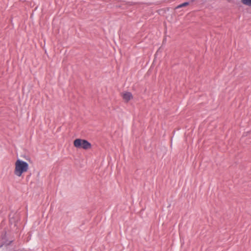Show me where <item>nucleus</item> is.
I'll return each mask as SVG.
<instances>
[{
	"label": "nucleus",
	"mask_w": 251,
	"mask_h": 251,
	"mask_svg": "<svg viewBox=\"0 0 251 251\" xmlns=\"http://www.w3.org/2000/svg\"><path fill=\"white\" fill-rule=\"evenodd\" d=\"M28 169V164L23 160L18 159L15 163L14 174L18 176H21L23 173L26 172Z\"/></svg>",
	"instance_id": "1"
},
{
	"label": "nucleus",
	"mask_w": 251,
	"mask_h": 251,
	"mask_svg": "<svg viewBox=\"0 0 251 251\" xmlns=\"http://www.w3.org/2000/svg\"><path fill=\"white\" fill-rule=\"evenodd\" d=\"M74 146L78 149L88 150L92 147L91 144L85 139H76L74 141Z\"/></svg>",
	"instance_id": "2"
},
{
	"label": "nucleus",
	"mask_w": 251,
	"mask_h": 251,
	"mask_svg": "<svg viewBox=\"0 0 251 251\" xmlns=\"http://www.w3.org/2000/svg\"><path fill=\"white\" fill-rule=\"evenodd\" d=\"M132 95L130 92H126L124 94L123 96V99L127 102L129 101L131 99H132Z\"/></svg>",
	"instance_id": "3"
},
{
	"label": "nucleus",
	"mask_w": 251,
	"mask_h": 251,
	"mask_svg": "<svg viewBox=\"0 0 251 251\" xmlns=\"http://www.w3.org/2000/svg\"><path fill=\"white\" fill-rule=\"evenodd\" d=\"M189 2H183L179 5H178V6H177L176 7V9H178V8H181V7H184V6H187L188 5H189Z\"/></svg>",
	"instance_id": "4"
},
{
	"label": "nucleus",
	"mask_w": 251,
	"mask_h": 251,
	"mask_svg": "<svg viewBox=\"0 0 251 251\" xmlns=\"http://www.w3.org/2000/svg\"><path fill=\"white\" fill-rule=\"evenodd\" d=\"M241 1L243 4L251 6V0H241Z\"/></svg>",
	"instance_id": "5"
}]
</instances>
